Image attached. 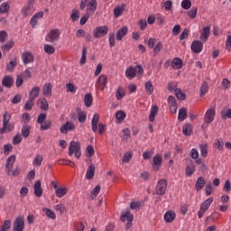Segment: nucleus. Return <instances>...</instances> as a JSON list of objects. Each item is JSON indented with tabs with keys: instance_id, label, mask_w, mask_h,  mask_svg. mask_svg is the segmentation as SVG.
Listing matches in <instances>:
<instances>
[{
	"instance_id": "1",
	"label": "nucleus",
	"mask_w": 231,
	"mask_h": 231,
	"mask_svg": "<svg viewBox=\"0 0 231 231\" xmlns=\"http://www.w3.org/2000/svg\"><path fill=\"white\" fill-rule=\"evenodd\" d=\"M125 77L130 80H133V79L136 77L141 79V77H143V67H142V65H136L135 67H128L125 70Z\"/></svg>"
},
{
	"instance_id": "2",
	"label": "nucleus",
	"mask_w": 231,
	"mask_h": 231,
	"mask_svg": "<svg viewBox=\"0 0 231 231\" xmlns=\"http://www.w3.org/2000/svg\"><path fill=\"white\" fill-rule=\"evenodd\" d=\"M97 6H98L97 0H81L79 5L80 10H84L87 7V12L89 14H95Z\"/></svg>"
},
{
	"instance_id": "3",
	"label": "nucleus",
	"mask_w": 231,
	"mask_h": 231,
	"mask_svg": "<svg viewBox=\"0 0 231 231\" xmlns=\"http://www.w3.org/2000/svg\"><path fill=\"white\" fill-rule=\"evenodd\" d=\"M75 156L77 160H79L82 156V150L80 149V143L72 141L69 147V156Z\"/></svg>"
},
{
	"instance_id": "4",
	"label": "nucleus",
	"mask_w": 231,
	"mask_h": 231,
	"mask_svg": "<svg viewBox=\"0 0 231 231\" xmlns=\"http://www.w3.org/2000/svg\"><path fill=\"white\" fill-rule=\"evenodd\" d=\"M212 203H214V198L210 197L200 205V208L197 213L199 219H201V217H203L205 212H207L208 209L210 208V205H212Z\"/></svg>"
},
{
	"instance_id": "5",
	"label": "nucleus",
	"mask_w": 231,
	"mask_h": 231,
	"mask_svg": "<svg viewBox=\"0 0 231 231\" xmlns=\"http://www.w3.org/2000/svg\"><path fill=\"white\" fill-rule=\"evenodd\" d=\"M96 89H99L100 91H104L106 88H107V76L105 74H101L95 83Z\"/></svg>"
},
{
	"instance_id": "6",
	"label": "nucleus",
	"mask_w": 231,
	"mask_h": 231,
	"mask_svg": "<svg viewBox=\"0 0 231 231\" xmlns=\"http://www.w3.org/2000/svg\"><path fill=\"white\" fill-rule=\"evenodd\" d=\"M60 37V31L59 29H52L46 35L45 41L47 42H57Z\"/></svg>"
},
{
	"instance_id": "7",
	"label": "nucleus",
	"mask_w": 231,
	"mask_h": 231,
	"mask_svg": "<svg viewBox=\"0 0 231 231\" xmlns=\"http://www.w3.org/2000/svg\"><path fill=\"white\" fill-rule=\"evenodd\" d=\"M109 32V27L107 25L96 27L93 30V35L96 39H100V37H106V34Z\"/></svg>"
},
{
	"instance_id": "8",
	"label": "nucleus",
	"mask_w": 231,
	"mask_h": 231,
	"mask_svg": "<svg viewBox=\"0 0 231 231\" xmlns=\"http://www.w3.org/2000/svg\"><path fill=\"white\" fill-rule=\"evenodd\" d=\"M155 192L157 196H163L167 192V181L163 179L157 182Z\"/></svg>"
},
{
	"instance_id": "9",
	"label": "nucleus",
	"mask_w": 231,
	"mask_h": 231,
	"mask_svg": "<svg viewBox=\"0 0 231 231\" xmlns=\"http://www.w3.org/2000/svg\"><path fill=\"white\" fill-rule=\"evenodd\" d=\"M34 3H35V0H29L27 2L26 6H24L22 9V14H23V17H28L29 15L33 14V12H34L33 5H34Z\"/></svg>"
},
{
	"instance_id": "10",
	"label": "nucleus",
	"mask_w": 231,
	"mask_h": 231,
	"mask_svg": "<svg viewBox=\"0 0 231 231\" xmlns=\"http://www.w3.org/2000/svg\"><path fill=\"white\" fill-rule=\"evenodd\" d=\"M13 231H24V216H19L15 218Z\"/></svg>"
},
{
	"instance_id": "11",
	"label": "nucleus",
	"mask_w": 231,
	"mask_h": 231,
	"mask_svg": "<svg viewBox=\"0 0 231 231\" xmlns=\"http://www.w3.org/2000/svg\"><path fill=\"white\" fill-rule=\"evenodd\" d=\"M69 131H75V125L71 121L66 122L60 127V133H61V134H68Z\"/></svg>"
},
{
	"instance_id": "12",
	"label": "nucleus",
	"mask_w": 231,
	"mask_h": 231,
	"mask_svg": "<svg viewBox=\"0 0 231 231\" xmlns=\"http://www.w3.org/2000/svg\"><path fill=\"white\" fill-rule=\"evenodd\" d=\"M15 163V155H11L7 158L5 162V172L10 176L12 169H14V164Z\"/></svg>"
},
{
	"instance_id": "13",
	"label": "nucleus",
	"mask_w": 231,
	"mask_h": 231,
	"mask_svg": "<svg viewBox=\"0 0 231 231\" xmlns=\"http://www.w3.org/2000/svg\"><path fill=\"white\" fill-rule=\"evenodd\" d=\"M215 116H216V109H213V108L208 109L206 112L205 117H204L206 124H212V122H214Z\"/></svg>"
},
{
	"instance_id": "14",
	"label": "nucleus",
	"mask_w": 231,
	"mask_h": 231,
	"mask_svg": "<svg viewBox=\"0 0 231 231\" xmlns=\"http://www.w3.org/2000/svg\"><path fill=\"white\" fill-rule=\"evenodd\" d=\"M42 17H44V12L41 11L36 13L30 20L32 28H36L37 23H39V19H42Z\"/></svg>"
},
{
	"instance_id": "15",
	"label": "nucleus",
	"mask_w": 231,
	"mask_h": 231,
	"mask_svg": "<svg viewBox=\"0 0 231 231\" xmlns=\"http://www.w3.org/2000/svg\"><path fill=\"white\" fill-rule=\"evenodd\" d=\"M191 51L193 53H201L203 51V42L195 41L191 43Z\"/></svg>"
},
{
	"instance_id": "16",
	"label": "nucleus",
	"mask_w": 231,
	"mask_h": 231,
	"mask_svg": "<svg viewBox=\"0 0 231 231\" xmlns=\"http://www.w3.org/2000/svg\"><path fill=\"white\" fill-rule=\"evenodd\" d=\"M162 159L160 155H155L152 158V169L153 171H159L162 167Z\"/></svg>"
},
{
	"instance_id": "17",
	"label": "nucleus",
	"mask_w": 231,
	"mask_h": 231,
	"mask_svg": "<svg viewBox=\"0 0 231 231\" xmlns=\"http://www.w3.org/2000/svg\"><path fill=\"white\" fill-rule=\"evenodd\" d=\"M188 164L186 166V175L187 176H192L194 172H196V165H194V162L192 160H189Z\"/></svg>"
},
{
	"instance_id": "18",
	"label": "nucleus",
	"mask_w": 231,
	"mask_h": 231,
	"mask_svg": "<svg viewBox=\"0 0 231 231\" xmlns=\"http://www.w3.org/2000/svg\"><path fill=\"white\" fill-rule=\"evenodd\" d=\"M174 219H176V212H174L172 210H168L164 214V221L166 223H172V221H174Z\"/></svg>"
},
{
	"instance_id": "19",
	"label": "nucleus",
	"mask_w": 231,
	"mask_h": 231,
	"mask_svg": "<svg viewBox=\"0 0 231 231\" xmlns=\"http://www.w3.org/2000/svg\"><path fill=\"white\" fill-rule=\"evenodd\" d=\"M172 69H181L183 68V61L180 58H174L171 64Z\"/></svg>"
},
{
	"instance_id": "20",
	"label": "nucleus",
	"mask_w": 231,
	"mask_h": 231,
	"mask_svg": "<svg viewBox=\"0 0 231 231\" xmlns=\"http://www.w3.org/2000/svg\"><path fill=\"white\" fill-rule=\"evenodd\" d=\"M208 37H210V27L206 26L203 28V32L200 35V41L202 42H207V41H208Z\"/></svg>"
},
{
	"instance_id": "21",
	"label": "nucleus",
	"mask_w": 231,
	"mask_h": 231,
	"mask_svg": "<svg viewBox=\"0 0 231 231\" xmlns=\"http://www.w3.org/2000/svg\"><path fill=\"white\" fill-rule=\"evenodd\" d=\"M2 86L8 88H12V86H14V78H12V76L4 77L2 79Z\"/></svg>"
},
{
	"instance_id": "22",
	"label": "nucleus",
	"mask_w": 231,
	"mask_h": 231,
	"mask_svg": "<svg viewBox=\"0 0 231 231\" xmlns=\"http://www.w3.org/2000/svg\"><path fill=\"white\" fill-rule=\"evenodd\" d=\"M98 120H100V116L97 113L94 114L91 121L93 133H97V131H98Z\"/></svg>"
},
{
	"instance_id": "23",
	"label": "nucleus",
	"mask_w": 231,
	"mask_h": 231,
	"mask_svg": "<svg viewBox=\"0 0 231 231\" xmlns=\"http://www.w3.org/2000/svg\"><path fill=\"white\" fill-rule=\"evenodd\" d=\"M40 93H41V88L34 87L32 88V90L29 93V98L31 100H35V98L39 97Z\"/></svg>"
},
{
	"instance_id": "24",
	"label": "nucleus",
	"mask_w": 231,
	"mask_h": 231,
	"mask_svg": "<svg viewBox=\"0 0 231 231\" xmlns=\"http://www.w3.org/2000/svg\"><path fill=\"white\" fill-rule=\"evenodd\" d=\"M120 219L121 221H123V223H125V221H128V223H131L132 221H134V216H133L131 212L126 211L125 213H123L121 215Z\"/></svg>"
},
{
	"instance_id": "25",
	"label": "nucleus",
	"mask_w": 231,
	"mask_h": 231,
	"mask_svg": "<svg viewBox=\"0 0 231 231\" xmlns=\"http://www.w3.org/2000/svg\"><path fill=\"white\" fill-rule=\"evenodd\" d=\"M127 32H129V29H127V27H125V26L119 29L116 34V40L122 41V39H124V37H125V35H127Z\"/></svg>"
},
{
	"instance_id": "26",
	"label": "nucleus",
	"mask_w": 231,
	"mask_h": 231,
	"mask_svg": "<svg viewBox=\"0 0 231 231\" xmlns=\"http://www.w3.org/2000/svg\"><path fill=\"white\" fill-rule=\"evenodd\" d=\"M34 196L41 198L42 196V187L41 186V180H37L34 184Z\"/></svg>"
},
{
	"instance_id": "27",
	"label": "nucleus",
	"mask_w": 231,
	"mask_h": 231,
	"mask_svg": "<svg viewBox=\"0 0 231 231\" xmlns=\"http://www.w3.org/2000/svg\"><path fill=\"white\" fill-rule=\"evenodd\" d=\"M205 185H206L205 178L199 177L195 184V189L197 192H199V190H201L203 187H205Z\"/></svg>"
},
{
	"instance_id": "28",
	"label": "nucleus",
	"mask_w": 231,
	"mask_h": 231,
	"mask_svg": "<svg viewBox=\"0 0 231 231\" xmlns=\"http://www.w3.org/2000/svg\"><path fill=\"white\" fill-rule=\"evenodd\" d=\"M43 160H44V156L41 154H36L32 161V165L34 167H41L42 165Z\"/></svg>"
},
{
	"instance_id": "29",
	"label": "nucleus",
	"mask_w": 231,
	"mask_h": 231,
	"mask_svg": "<svg viewBox=\"0 0 231 231\" xmlns=\"http://www.w3.org/2000/svg\"><path fill=\"white\" fill-rule=\"evenodd\" d=\"M22 59L23 60V64H30V62H33V55L30 52H24L22 55Z\"/></svg>"
},
{
	"instance_id": "30",
	"label": "nucleus",
	"mask_w": 231,
	"mask_h": 231,
	"mask_svg": "<svg viewBox=\"0 0 231 231\" xmlns=\"http://www.w3.org/2000/svg\"><path fill=\"white\" fill-rule=\"evenodd\" d=\"M87 180H93L95 178V165L91 164L88 166L86 173Z\"/></svg>"
},
{
	"instance_id": "31",
	"label": "nucleus",
	"mask_w": 231,
	"mask_h": 231,
	"mask_svg": "<svg viewBox=\"0 0 231 231\" xmlns=\"http://www.w3.org/2000/svg\"><path fill=\"white\" fill-rule=\"evenodd\" d=\"M158 111H159L158 106L153 105L151 108V113H150V116H149L150 122H154V118L158 115Z\"/></svg>"
},
{
	"instance_id": "32",
	"label": "nucleus",
	"mask_w": 231,
	"mask_h": 231,
	"mask_svg": "<svg viewBox=\"0 0 231 231\" xmlns=\"http://www.w3.org/2000/svg\"><path fill=\"white\" fill-rule=\"evenodd\" d=\"M68 194V188L60 187L55 191V195L57 198H64Z\"/></svg>"
},
{
	"instance_id": "33",
	"label": "nucleus",
	"mask_w": 231,
	"mask_h": 231,
	"mask_svg": "<svg viewBox=\"0 0 231 231\" xmlns=\"http://www.w3.org/2000/svg\"><path fill=\"white\" fill-rule=\"evenodd\" d=\"M187 108L182 107L179 110V116H178V119L180 120V122H183V120H187Z\"/></svg>"
},
{
	"instance_id": "34",
	"label": "nucleus",
	"mask_w": 231,
	"mask_h": 231,
	"mask_svg": "<svg viewBox=\"0 0 231 231\" xmlns=\"http://www.w3.org/2000/svg\"><path fill=\"white\" fill-rule=\"evenodd\" d=\"M42 92L44 97H51V83L45 84Z\"/></svg>"
},
{
	"instance_id": "35",
	"label": "nucleus",
	"mask_w": 231,
	"mask_h": 231,
	"mask_svg": "<svg viewBox=\"0 0 231 231\" xmlns=\"http://www.w3.org/2000/svg\"><path fill=\"white\" fill-rule=\"evenodd\" d=\"M84 102H85L86 107H91L93 104V96L89 93L86 94L84 97Z\"/></svg>"
},
{
	"instance_id": "36",
	"label": "nucleus",
	"mask_w": 231,
	"mask_h": 231,
	"mask_svg": "<svg viewBox=\"0 0 231 231\" xmlns=\"http://www.w3.org/2000/svg\"><path fill=\"white\" fill-rule=\"evenodd\" d=\"M32 131V126L25 125L22 128V135L23 138H28L30 136V132Z\"/></svg>"
},
{
	"instance_id": "37",
	"label": "nucleus",
	"mask_w": 231,
	"mask_h": 231,
	"mask_svg": "<svg viewBox=\"0 0 231 231\" xmlns=\"http://www.w3.org/2000/svg\"><path fill=\"white\" fill-rule=\"evenodd\" d=\"M43 212H45L47 217H50V219H56L57 218V215L55 214V212L48 208H44Z\"/></svg>"
},
{
	"instance_id": "38",
	"label": "nucleus",
	"mask_w": 231,
	"mask_h": 231,
	"mask_svg": "<svg viewBox=\"0 0 231 231\" xmlns=\"http://www.w3.org/2000/svg\"><path fill=\"white\" fill-rule=\"evenodd\" d=\"M153 92H154V87L152 86V82L147 81L145 83V93L147 95H152Z\"/></svg>"
},
{
	"instance_id": "39",
	"label": "nucleus",
	"mask_w": 231,
	"mask_h": 231,
	"mask_svg": "<svg viewBox=\"0 0 231 231\" xmlns=\"http://www.w3.org/2000/svg\"><path fill=\"white\" fill-rule=\"evenodd\" d=\"M8 12H10V3H3L0 5V14H8Z\"/></svg>"
},
{
	"instance_id": "40",
	"label": "nucleus",
	"mask_w": 231,
	"mask_h": 231,
	"mask_svg": "<svg viewBox=\"0 0 231 231\" xmlns=\"http://www.w3.org/2000/svg\"><path fill=\"white\" fill-rule=\"evenodd\" d=\"M12 226V221L11 220H5L3 225L0 226V231H9Z\"/></svg>"
},
{
	"instance_id": "41",
	"label": "nucleus",
	"mask_w": 231,
	"mask_h": 231,
	"mask_svg": "<svg viewBox=\"0 0 231 231\" xmlns=\"http://www.w3.org/2000/svg\"><path fill=\"white\" fill-rule=\"evenodd\" d=\"M40 104L42 111H48V109H50V105L48 104V100H46V98L40 99Z\"/></svg>"
},
{
	"instance_id": "42",
	"label": "nucleus",
	"mask_w": 231,
	"mask_h": 231,
	"mask_svg": "<svg viewBox=\"0 0 231 231\" xmlns=\"http://www.w3.org/2000/svg\"><path fill=\"white\" fill-rule=\"evenodd\" d=\"M207 93H208V84L204 81L200 87V97H205Z\"/></svg>"
},
{
	"instance_id": "43",
	"label": "nucleus",
	"mask_w": 231,
	"mask_h": 231,
	"mask_svg": "<svg viewBox=\"0 0 231 231\" xmlns=\"http://www.w3.org/2000/svg\"><path fill=\"white\" fill-rule=\"evenodd\" d=\"M182 133L185 136H190L192 134V125H185L182 128Z\"/></svg>"
},
{
	"instance_id": "44",
	"label": "nucleus",
	"mask_w": 231,
	"mask_h": 231,
	"mask_svg": "<svg viewBox=\"0 0 231 231\" xmlns=\"http://www.w3.org/2000/svg\"><path fill=\"white\" fill-rule=\"evenodd\" d=\"M124 8H125L124 5L116 7L114 9V15H115V17H120V15H122L124 14Z\"/></svg>"
},
{
	"instance_id": "45",
	"label": "nucleus",
	"mask_w": 231,
	"mask_h": 231,
	"mask_svg": "<svg viewBox=\"0 0 231 231\" xmlns=\"http://www.w3.org/2000/svg\"><path fill=\"white\" fill-rule=\"evenodd\" d=\"M44 51L48 55H53V53H55V47H53L52 45H50V44H45Z\"/></svg>"
},
{
	"instance_id": "46",
	"label": "nucleus",
	"mask_w": 231,
	"mask_h": 231,
	"mask_svg": "<svg viewBox=\"0 0 231 231\" xmlns=\"http://www.w3.org/2000/svg\"><path fill=\"white\" fill-rule=\"evenodd\" d=\"M34 102L35 100L29 98L24 105L25 111H32V109H33Z\"/></svg>"
},
{
	"instance_id": "47",
	"label": "nucleus",
	"mask_w": 231,
	"mask_h": 231,
	"mask_svg": "<svg viewBox=\"0 0 231 231\" xmlns=\"http://www.w3.org/2000/svg\"><path fill=\"white\" fill-rule=\"evenodd\" d=\"M59 165H69V167H75V162L69 160H59L58 161Z\"/></svg>"
},
{
	"instance_id": "48",
	"label": "nucleus",
	"mask_w": 231,
	"mask_h": 231,
	"mask_svg": "<svg viewBox=\"0 0 231 231\" xmlns=\"http://www.w3.org/2000/svg\"><path fill=\"white\" fill-rule=\"evenodd\" d=\"M116 97L117 100H122V98H124V97H125V92L124 91V88H122V87L118 88Z\"/></svg>"
},
{
	"instance_id": "49",
	"label": "nucleus",
	"mask_w": 231,
	"mask_h": 231,
	"mask_svg": "<svg viewBox=\"0 0 231 231\" xmlns=\"http://www.w3.org/2000/svg\"><path fill=\"white\" fill-rule=\"evenodd\" d=\"M133 159V153L132 152H125L122 158V162L124 163H129V162H131V160Z\"/></svg>"
},
{
	"instance_id": "50",
	"label": "nucleus",
	"mask_w": 231,
	"mask_h": 231,
	"mask_svg": "<svg viewBox=\"0 0 231 231\" xmlns=\"http://www.w3.org/2000/svg\"><path fill=\"white\" fill-rule=\"evenodd\" d=\"M86 118H88V116L86 115V112L79 111L78 113V120H79V122H80L81 124H84V122H86Z\"/></svg>"
},
{
	"instance_id": "51",
	"label": "nucleus",
	"mask_w": 231,
	"mask_h": 231,
	"mask_svg": "<svg viewBox=\"0 0 231 231\" xmlns=\"http://www.w3.org/2000/svg\"><path fill=\"white\" fill-rule=\"evenodd\" d=\"M152 154H154V150H149V151H145L143 153V160H151V158H152Z\"/></svg>"
},
{
	"instance_id": "52",
	"label": "nucleus",
	"mask_w": 231,
	"mask_h": 231,
	"mask_svg": "<svg viewBox=\"0 0 231 231\" xmlns=\"http://www.w3.org/2000/svg\"><path fill=\"white\" fill-rule=\"evenodd\" d=\"M189 156L192 160H198V158H199V152H198V149L193 148L189 152Z\"/></svg>"
},
{
	"instance_id": "53",
	"label": "nucleus",
	"mask_w": 231,
	"mask_h": 231,
	"mask_svg": "<svg viewBox=\"0 0 231 231\" xmlns=\"http://www.w3.org/2000/svg\"><path fill=\"white\" fill-rule=\"evenodd\" d=\"M86 55H88V49L86 47H84L82 50V55H81V59H80L81 66H84V64L86 63V60H87Z\"/></svg>"
},
{
	"instance_id": "54",
	"label": "nucleus",
	"mask_w": 231,
	"mask_h": 231,
	"mask_svg": "<svg viewBox=\"0 0 231 231\" xmlns=\"http://www.w3.org/2000/svg\"><path fill=\"white\" fill-rule=\"evenodd\" d=\"M175 96L178 100H185L186 98L185 93H183L180 88L175 90Z\"/></svg>"
},
{
	"instance_id": "55",
	"label": "nucleus",
	"mask_w": 231,
	"mask_h": 231,
	"mask_svg": "<svg viewBox=\"0 0 231 231\" xmlns=\"http://www.w3.org/2000/svg\"><path fill=\"white\" fill-rule=\"evenodd\" d=\"M176 89H179L178 83L171 81L168 84V91H170L171 93H172V91H174V93H176Z\"/></svg>"
},
{
	"instance_id": "56",
	"label": "nucleus",
	"mask_w": 231,
	"mask_h": 231,
	"mask_svg": "<svg viewBox=\"0 0 231 231\" xmlns=\"http://www.w3.org/2000/svg\"><path fill=\"white\" fill-rule=\"evenodd\" d=\"M214 194V186L212 184L206 185V196H212Z\"/></svg>"
},
{
	"instance_id": "57",
	"label": "nucleus",
	"mask_w": 231,
	"mask_h": 231,
	"mask_svg": "<svg viewBox=\"0 0 231 231\" xmlns=\"http://www.w3.org/2000/svg\"><path fill=\"white\" fill-rule=\"evenodd\" d=\"M181 6L184 10H189L190 9V6H192V2H190V0H183L181 2Z\"/></svg>"
},
{
	"instance_id": "58",
	"label": "nucleus",
	"mask_w": 231,
	"mask_h": 231,
	"mask_svg": "<svg viewBox=\"0 0 231 231\" xmlns=\"http://www.w3.org/2000/svg\"><path fill=\"white\" fill-rule=\"evenodd\" d=\"M163 8H165L166 12H171L172 9V1L167 0L162 5Z\"/></svg>"
},
{
	"instance_id": "59",
	"label": "nucleus",
	"mask_w": 231,
	"mask_h": 231,
	"mask_svg": "<svg viewBox=\"0 0 231 231\" xmlns=\"http://www.w3.org/2000/svg\"><path fill=\"white\" fill-rule=\"evenodd\" d=\"M188 14L190 19H196V15H198V7H193L188 12Z\"/></svg>"
},
{
	"instance_id": "60",
	"label": "nucleus",
	"mask_w": 231,
	"mask_h": 231,
	"mask_svg": "<svg viewBox=\"0 0 231 231\" xmlns=\"http://www.w3.org/2000/svg\"><path fill=\"white\" fill-rule=\"evenodd\" d=\"M100 186H96L93 190L91 191L92 199H95L98 194H100Z\"/></svg>"
},
{
	"instance_id": "61",
	"label": "nucleus",
	"mask_w": 231,
	"mask_h": 231,
	"mask_svg": "<svg viewBox=\"0 0 231 231\" xmlns=\"http://www.w3.org/2000/svg\"><path fill=\"white\" fill-rule=\"evenodd\" d=\"M42 131H48V129H51V121H46L45 123L41 125Z\"/></svg>"
},
{
	"instance_id": "62",
	"label": "nucleus",
	"mask_w": 231,
	"mask_h": 231,
	"mask_svg": "<svg viewBox=\"0 0 231 231\" xmlns=\"http://www.w3.org/2000/svg\"><path fill=\"white\" fill-rule=\"evenodd\" d=\"M140 207H142V202L140 201H133L130 204V208H132V210H137Z\"/></svg>"
},
{
	"instance_id": "63",
	"label": "nucleus",
	"mask_w": 231,
	"mask_h": 231,
	"mask_svg": "<svg viewBox=\"0 0 231 231\" xmlns=\"http://www.w3.org/2000/svg\"><path fill=\"white\" fill-rule=\"evenodd\" d=\"M116 120H119L120 122H122V120L125 119V114L124 113V111L119 110L116 112Z\"/></svg>"
},
{
	"instance_id": "64",
	"label": "nucleus",
	"mask_w": 231,
	"mask_h": 231,
	"mask_svg": "<svg viewBox=\"0 0 231 231\" xmlns=\"http://www.w3.org/2000/svg\"><path fill=\"white\" fill-rule=\"evenodd\" d=\"M221 116L224 120H226V118H231V108L227 109L226 112H222Z\"/></svg>"
}]
</instances>
